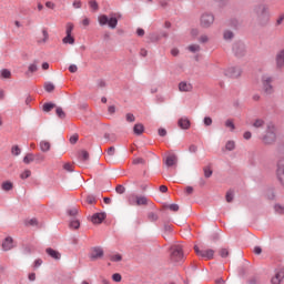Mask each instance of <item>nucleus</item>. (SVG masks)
<instances>
[{
	"instance_id": "1",
	"label": "nucleus",
	"mask_w": 284,
	"mask_h": 284,
	"mask_svg": "<svg viewBox=\"0 0 284 284\" xmlns=\"http://www.w3.org/2000/svg\"><path fill=\"white\" fill-rule=\"evenodd\" d=\"M255 13L260 24L265 26L271 20V11L267 4H260L255 8Z\"/></svg>"
},
{
	"instance_id": "2",
	"label": "nucleus",
	"mask_w": 284,
	"mask_h": 284,
	"mask_svg": "<svg viewBox=\"0 0 284 284\" xmlns=\"http://www.w3.org/2000/svg\"><path fill=\"white\" fill-rule=\"evenodd\" d=\"M128 203L131 206H146L149 205V199L145 196H139L136 194H131L128 197Z\"/></svg>"
},
{
	"instance_id": "3",
	"label": "nucleus",
	"mask_w": 284,
	"mask_h": 284,
	"mask_svg": "<svg viewBox=\"0 0 284 284\" xmlns=\"http://www.w3.org/2000/svg\"><path fill=\"white\" fill-rule=\"evenodd\" d=\"M276 141V129L274 124L267 125V132L263 136V142L265 144H273Z\"/></svg>"
},
{
	"instance_id": "4",
	"label": "nucleus",
	"mask_w": 284,
	"mask_h": 284,
	"mask_svg": "<svg viewBox=\"0 0 284 284\" xmlns=\"http://www.w3.org/2000/svg\"><path fill=\"white\" fill-rule=\"evenodd\" d=\"M171 260L175 263H179L184 260L182 245H174L171 247Z\"/></svg>"
},
{
	"instance_id": "5",
	"label": "nucleus",
	"mask_w": 284,
	"mask_h": 284,
	"mask_svg": "<svg viewBox=\"0 0 284 284\" xmlns=\"http://www.w3.org/2000/svg\"><path fill=\"white\" fill-rule=\"evenodd\" d=\"M215 22V16L213 13H202L200 18V26L201 28L209 29Z\"/></svg>"
},
{
	"instance_id": "6",
	"label": "nucleus",
	"mask_w": 284,
	"mask_h": 284,
	"mask_svg": "<svg viewBox=\"0 0 284 284\" xmlns=\"http://www.w3.org/2000/svg\"><path fill=\"white\" fill-rule=\"evenodd\" d=\"M272 82H273V78H271V75H263L262 89L265 94H272L274 92V87Z\"/></svg>"
},
{
	"instance_id": "7",
	"label": "nucleus",
	"mask_w": 284,
	"mask_h": 284,
	"mask_svg": "<svg viewBox=\"0 0 284 284\" xmlns=\"http://www.w3.org/2000/svg\"><path fill=\"white\" fill-rule=\"evenodd\" d=\"M194 251L197 256H201L202 258L212 260L214 258L215 251L214 250H206L202 251L199 246H194Z\"/></svg>"
},
{
	"instance_id": "8",
	"label": "nucleus",
	"mask_w": 284,
	"mask_h": 284,
	"mask_svg": "<svg viewBox=\"0 0 284 284\" xmlns=\"http://www.w3.org/2000/svg\"><path fill=\"white\" fill-rule=\"evenodd\" d=\"M225 75L229 78L237 79L242 75V69L239 67H229L225 71Z\"/></svg>"
},
{
	"instance_id": "9",
	"label": "nucleus",
	"mask_w": 284,
	"mask_h": 284,
	"mask_svg": "<svg viewBox=\"0 0 284 284\" xmlns=\"http://www.w3.org/2000/svg\"><path fill=\"white\" fill-rule=\"evenodd\" d=\"M276 175L280 183L284 186V160L278 162Z\"/></svg>"
},
{
	"instance_id": "10",
	"label": "nucleus",
	"mask_w": 284,
	"mask_h": 284,
	"mask_svg": "<svg viewBox=\"0 0 284 284\" xmlns=\"http://www.w3.org/2000/svg\"><path fill=\"white\" fill-rule=\"evenodd\" d=\"M104 255V251L101 247H94L91 251L90 258L93 261L102 258Z\"/></svg>"
},
{
	"instance_id": "11",
	"label": "nucleus",
	"mask_w": 284,
	"mask_h": 284,
	"mask_svg": "<svg viewBox=\"0 0 284 284\" xmlns=\"http://www.w3.org/2000/svg\"><path fill=\"white\" fill-rule=\"evenodd\" d=\"M284 280V268L277 270L275 275L272 277V284H281Z\"/></svg>"
},
{
	"instance_id": "12",
	"label": "nucleus",
	"mask_w": 284,
	"mask_h": 284,
	"mask_svg": "<svg viewBox=\"0 0 284 284\" xmlns=\"http://www.w3.org/2000/svg\"><path fill=\"white\" fill-rule=\"evenodd\" d=\"M275 61H276V68L277 69H283L284 68V49H282L281 51H278L276 53Z\"/></svg>"
},
{
	"instance_id": "13",
	"label": "nucleus",
	"mask_w": 284,
	"mask_h": 284,
	"mask_svg": "<svg viewBox=\"0 0 284 284\" xmlns=\"http://www.w3.org/2000/svg\"><path fill=\"white\" fill-rule=\"evenodd\" d=\"M179 91L180 92H192L193 84L191 82H179Z\"/></svg>"
},
{
	"instance_id": "14",
	"label": "nucleus",
	"mask_w": 284,
	"mask_h": 284,
	"mask_svg": "<svg viewBox=\"0 0 284 284\" xmlns=\"http://www.w3.org/2000/svg\"><path fill=\"white\" fill-rule=\"evenodd\" d=\"M105 217H106L105 213H95L92 215L91 222L94 224H100L105 220Z\"/></svg>"
},
{
	"instance_id": "15",
	"label": "nucleus",
	"mask_w": 284,
	"mask_h": 284,
	"mask_svg": "<svg viewBox=\"0 0 284 284\" xmlns=\"http://www.w3.org/2000/svg\"><path fill=\"white\" fill-rule=\"evenodd\" d=\"M1 246H2V250L4 252H8V251L12 250L14 247L13 240L11 237L4 239V241L1 244Z\"/></svg>"
},
{
	"instance_id": "16",
	"label": "nucleus",
	"mask_w": 284,
	"mask_h": 284,
	"mask_svg": "<svg viewBox=\"0 0 284 284\" xmlns=\"http://www.w3.org/2000/svg\"><path fill=\"white\" fill-rule=\"evenodd\" d=\"M178 125L182 130H189L191 128V121L187 118H182L179 120Z\"/></svg>"
},
{
	"instance_id": "17",
	"label": "nucleus",
	"mask_w": 284,
	"mask_h": 284,
	"mask_svg": "<svg viewBox=\"0 0 284 284\" xmlns=\"http://www.w3.org/2000/svg\"><path fill=\"white\" fill-rule=\"evenodd\" d=\"M233 51L237 57H242L245 52L244 44H234Z\"/></svg>"
},
{
	"instance_id": "18",
	"label": "nucleus",
	"mask_w": 284,
	"mask_h": 284,
	"mask_svg": "<svg viewBox=\"0 0 284 284\" xmlns=\"http://www.w3.org/2000/svg\"><path fill=\"white\" fill-rule=\"evenodd\" d=\"M178 163V158L175 155H169L165 159V165L168 168L174 166Z\"/></svg>"
},
{
	"instance_id": "19",
	"label": "nucleus",
	"mask_w": 284,
	"mask_h": 284,
	"mask_svg": "<svg viewBox=\"0 0 284 284\" xmlns=\"http://www.w3.org/2000/svg\"><path fill=\"white\" fill-rule=\"evenodd\" d=\"M45 252H47L48 255H50L54 260H60L61 258V254L58 251L53 250V248H47Z\"/></svg>"
},
{
	"instance_id": "20",
	"label": "nucleus",
	"mask_w": 284,
	"mask_h": 284,
	"mask_svg": "<svg viewBox=\"0 0 284 284\" xmlns=\"http://www.w3.org/2000/svg\"><path fill=\"white\" fill-rule=\"evenodd\" d=\"M62 43L73 45L75 43V38H73V36L65 34L62 39Z\"/></svg>"
},
{
	"instance_id": "21",
	"label": "nucleus",
	"mask_w": 284,
	"mask_h": 284,
	"mask_svg": "<svg viewBox=\"0 0 284 284\" xmlns=\"http://www.w3.org/2000/svg\"><path fill=\"white\" fill-rule=\"evenodd\" d=\"M133 132L136 135H141L144 133V125L143 124H135L133 128Z\"/></svg>"
},
{
	"instance_id": "22",
	"label": "nucleus",
	"mask_w": 284,
	"mask_h": 284,
	"mask_svg": "<svg viewBox=\"0 0 284 284\" xmlns=\"http://www.w3.org/2000/svg\"><path fill=\"white\" fill-rule=\"evenodd\" d=\"M1 189L4 191V192H8V191H11L13 190V183H11L10 181H6L1 184Z\"/></svg>"
},
{
	"instance_id": "23",
	"label": "nucleus",
	"mask_w": 284,
	"mask_h": 284,
	"mask_svg": "<svg viewBox=\"0 0 284 284\" xmlns=\"http://www.w3.org/2000/svg\"><path fill=\"white\" fill-rule=\"evenodd\" d=\"M51 149V144L47 141L40 142V150L41 152H48Z\"/></svg>"
},
{
	"instance_id": "24",
	"label": "nucleus",
	"mask_w": 284,
	"mask_h": 284,
	"mask_svg": "<svg viewBox=\"0 0 284 284\" xmlns=\"http://www.w3.org/2000/svg\"><path fill=\"white\" fill-rule=\"evenodd\" d=\"M34 160H36L34 154L28 153V154L23 158V163H24V164H30V163L34 162Z\"/></svg>"
},
{
	"instance_id": "25",
	"label": "nucleus",
	"mask_w": 284,
	"mask_h": 284,
	"mask_svg": "<svg viewBox=\"0 0 284 284\" xmlns=\"http://www.w3.org/2000/svg\"><path fill=\"white\" fill-rule=\"evenodd\" d=\"M0 77H1V79H10L11 71H9V69H1Z\"/></svg>"
},
{
	"instance_id": "26",
	"label": "nucleus",
	"mask_w": 284,
	"mask_h": 284,
	"mask_svg": "<svg viewBox=\"0 0 284 284\" xmlns=\"http://www.w3.org/2000/svg\"><path fill=\"white\" fill-rule=\"evenodd\" d=\"M73 30H74V24L72 22H67L65 34L72 36Z\"/></svg>"
},
{
	"instance_id": "27",
	"label": "nucleus",
	"mask_w": 284,
	"mask_h": 284,
	"mask_svg": "<svg viewBox=\"0 0 284 284\" xmlns=\"http://www.w3.org/2000/svg\"><path fill=\"white\" fill-rule=\"evenodd\" d=\"M98 21L100 26H106L109 23V18L108 16H99Z\"/></svg>"
},
{
	"instance_id": "28",
	"label": "nucleus",
	"mask_w": 284,
	"mask_h": 284,
	"mask_svg": "<svg viewBox=\"0 0 284 284\" xmlns=\"http://www.w3.org/2000/svg\"><path fill=\"white\" fill-rule=\"evenodd\" d=\"M108 26L111 29H115L118 27V19L116 18H110V20H108Z\"/></svg>"
},
{
	"instance_id": "29",
	"label": "nucleus",
	"mask_w": 284,
	"mask_h": 284,
	"mask_svg": "<svg viewBox=\"0 0 284 284\" xmlns=\"http://www.w3.org/2000/svg\"><path fill=\"white\" fill-rule=\"evenodd\" d=\"M187 50L192 53H196L201 50V47H200V44H190L187 47Z\"/></svg>"
},
{
	"instance_id": "30",
	"label": "nucleus",
	"mask_w": 284,
	"mask_h": 284,
	"mask_svg": "<svg viewBox=\"0 0 284 284\" xmlns=\"http://www.w3.org/2000/svg\"><path fill=\"white\" fill-rule=\"evenodd\" d=\"M236 148V143L234 141H229L225 144V150L227 151H234Z\"/></svg>"
},
{
	"instance_id": "31",
	"label": "nucleus",
	"mask_w": 284,
	"mask_h": 284,
	"mask_svg": "<svg viewBox=\"0 0 284 284\" xmlns=\"http://www.w3.org/2000/svg\"><path fill=\"white\" fill-rule=\"evenodd\" d=\"M70 229L78 230L80 227V221L79 220H71L69 223Z\"/></svg>"
},
{
	"instance_id": "32",
	"label": "nucleus",
	"mask_w": 284,
	"mask_h": 284,
	"mask_svg": "<svg viewBox=\"0 0 284 284\" xmlns=\"http://www.w3.org/2000/svg\"><path fill=\"white\" fill-rule=\"evenodd\" d=\"M225 128L230 129V131H232V132L235 131V129H236L233 120L225 121Z\"/></svg>"
},
{
	"instance_id": "33",
	"label": "nucleus",
	"mask_w": 284,
	"mask_h": 284,
	"mask_svg": "<svg viewBox=\"0 0 284 284\" xmlns=\"http://www.w3.org/2000/svg\"><path fill=\"white\" fill-rule=\"evenodd\" d=\"M44 90H45L47 92H53V91L55 90V85L52 84V82H45V83H44Z\"/></svg>"
},
{
	"instance_id": "34",
	"label": "nucleus",
	"mask_w": 284,
	"mask_h": 284,
	"mask_svg": "<svg viewBox=\"0 0 284 284\" xmlns=\"http://www.w3.org/2000/svg\"><path fill=\"white\" fill-rule=\"evenodd\" d=\"M89 7L97 12L99 10V3L97 2V0H89Z\"/></svg>"
},
{
	"instance_id": "35",
	"label": "nucleus",
	"mask_w": 284,
	"mask_h": 284,
	"mask_svg": "<svg viewBox=\"0 0 284 284\" xmlns=\"http://www.w3.org/2000/svg\"><path fill=\"white\" fill-rule=\"evenodd\" d=\"M44 161H45V156L42 155L41 153H38V154L34 155V162L36 163L40 164V163H42Z\"/></svg>"
},
{
	"instance_id": "36",
	"label": "nucleus",
	"mask_w": 284,
	"mask_h": 284,
	"mask_svg": "<svg viewBox=\"0 0 284 284\" xmlns=\"http://www.w3.org/2000/svg\"><path fill=\"white\" fill-rule=\"evenodd\" d=\"M223 38H224L225 41L232 40L234 38L233 31H224Z\"/></svg>"
},
{
	"instance_id": "37",
	"label": "nucleus",
	"mask_w": 284,
	"mask_h": 284,
	"mask_svg": "<svg viewBox=\"0 0 284 284\" xmlns=\"http://www.w3.org/2000/svg\"><path fill=\"white\" fill-rule=\"evenodd\" d=\"M79 159L82 161H88L90 159V154L87 151H81L79 153Z\"/></svg>"
},
{
	"instance_id": "38",
	"label": "nucleus",
	"mask_w": 284,
	"mask_h": 284,
	"mask_svg": "<svg viewBox=\"0 0 284 284\" xmlns=\"http://www.w3.org/2000/svg\"><path fill=\"white\" fill-rule=\"evenodd\" d=\"M11 154L13 156H18V155L21 154V149L19 148V145H14V146L11 148Z\"/></svg>"
},
{
	"instance_id": "39",
	"label": "nucleus",
	"mask_w": 284,
	"mask_h": 284,
	"mask_svg": "<svg viewBox=\"0 0 284 284\" xmlns=\"http://www.w3.org/2000/svg\"><path fill=\"white\" fill-rule=\"evenodd\" d=\"M54 108H55L54 104H52V103H45V104H43L42 110H43V112H50V111L53 110Z\"/></svg>"
},
{
	"instance_id": "40",
	"label": "nucleus",
	"mask_w": 284,
	"mask_h": 284,
	"mask_svg": "<svg viewBox=\"0 0 284 284\" xmlns=\"http://www.w3.org/2000/svg\"><path fill=\"white\" fill-rule=\"evenodd\" d=\"M203 172H204V176L206 179H210L213 175V171H212V169L210 166L204 168Z\"/></svg>"
},
{
	"instance_id": "41",
	"label": "nucleus",
	"mask_w": 284,
	"mask_h": 284,
	"mask_svg": "<svg viewBox=\"0 0 284 284\" xmlns=\"http://www.w3.org/2000/svg\"><path fill=\"white\" fill-rule=\"evenodd\" d=\"M32 172L30 170H24L21 174H20V179L21 180H26L29 179L31 176Z\"/></svg>"
},
{
	"instance_id": "42",
	"label": "nucleus",
	"mask_w": 284,
	"mask_h": 284,
	"mask_svg": "<svg viewBox=\"0 0 284 284\" xmlns=\"http://www.w3.org/2000/svg\"><path fill=\"white\" fill-rule=\"evenodd\" d=\"M42 40H40V42L42 43H47V41L49 40V33L47 31V29H42Z\"/></svg>"
},
{
	"instance_id": "43",
	"label": "nucleus",
	"mask_w": 284,
	"mask_h": 284,
	"mask_svg": "<svg viewBox=\"0 0 284 284\" xmlns=\"http://www.w3.org/2000/svg\"><path fill=\"white\" fill-rule=\"evenodd\" d=\"M110 261H112V262H121L122 261V255L121 254L110 255Z\"/></svg>"
},
{
	"instance_id": "44",
	"label": "nucleus",
	"mask_w": 284,
	"mask_h": 284,
	"mask_svg": "<svg viewBox=\"0 0 284 284\" xmlns=\"http://www.w3.org/2000/svg\"><path fill=\"white\" fill-rule=\"evenodd\" d=\"M265 125V122L263 120H256L254 121L253 123V126L256 128V129H261Z\"/></svg>"
},
{
	"instance_id": "45",
	"label": "nucleus",
	"mask_w": 284,
	"mask_h": 284,
	"mask_svg": "<svg viewBox=\"0 0 284 284\" xmlns=\"http://www.w3.org/2000/svg\"><path fill=\"white\" fill-rule=\"evenodd\" d=\"M28 71L31 72V73L37 72V71H38V64H37V62H33L32 64H29Z\"/></svg>"
},
{
	"instance_id": "46",
	"label": "nucleus",
	"mask_w": 284,
	"mask_h": 284,
	"mask_svg": "<svg viewBox=\"0 0 284 284\" xmlns=\"http://www.w3.org/2000/svg\"><path fill=\"white\" fill-rule=\"evenodd\" d=\"M148 220L151 221V222H155V221L159 220V216H158L155 213L150 212V213L148 214Z\"/></svg>"
},
{
	"instance_id": "47",
	"label": "nucleus",
	"mask_w": 284,
	"mask_h": 284,
	"mask_svg": "<svg viewBox=\"0 0 284 284\" xmlns=\"http://www.w3.org/2000/svg\"><path fill=\"white\" fill-rule=\"evenodd\" d=\"M55 114L58 115V118L60 119H64L65 118V113L61 108H57L55 110Z\"/></svg>"
},
{
	"instance_id": "48",
	"label": "nucleus",
	"mask_w": 284,
	"mask_h": 284,
	"mask_svg": "<svg viewBox=\"0 0 284 284\" xmlns=\"http://www.w3.org/2000/svg\"><path fill=\"white\" fill-rule=\"evenodd\" d=\"M219 254L221 257H227L230 255V251L227 248H221Z\"/></svg>"
},
{
	"instance_id": "49",
	"label": "nucleus",
	"mask_w": 284,
	"mask_h": 284,
	"mask_svg": "<svg viewBox=\"0 0 284 284\" xmlns=\"http://www.w3.org/2000/svg\"><path fill=\"white\" fill-rule=\"evenodd\" d=\"M274 210L277 214H284V206L280 205V204H276L274 206Z\"/></svg>"
},
{
	"instance_id": "50",
	"label": "nucleus",
	"mask_w": 284,
	"mask_h": 284,
	"mask_svg": "<svg viewBox=\"0 0 284 284\" xmlns=\"http://www.w3.org/2000/svg\"><path fill=\"white\" fill-rule=\"evenodd\" d=\"M63 170H65L67 172H73V165L71 163H65L63 164Z\"/></svg>"
},
{
	"instance_id": "51",
	"label": "nucleus",
	"mask_w": 284,
	"mask_h": 284,
	"mask_svg": "<svg viewBox=\"0 0 284 284\" xmlns=\"http://www.w3.org/2000/svg\"><path fill=\"white\" fill-rule=\"evenodd\" d=\"M85 202H87L88 204H94V203L97 202V200H95V197H94L93 195H88V196L85 197Z\"/></svg>"
},
{
	"instance_id": "52",
	"label": "nucleus",
	"mask_w": 284,
	"mask_h": 284,
	"mask_svg": "<svg viewBox=\"0 0 284 284\" xmlns=\"http://www.w3.org/2000/svg\"><path fill=\"white\" fill-rule=\"evenodd\" d=\"M72 7H73L74 9H81V8H82V1H81V0H74V1L72 2Z\"/></svg>"
},
{
	"instance_id": "53",
	"label": "nucleus",
	"mask_w": 284,
	"mask_h": 284,
	"mask_svg": "<svg viewBox=\"0 0 284 284\" xmlns=\"http://www.w3.org/2000/svg\"><path fill=\"white\" fill-rule=\"evenodd\" d=\"M225 199L227 203H231L234 200L233 192H227Z\"/></svg>"
},
{
	"instance_id": "54",
	"label": "nucleus",
	"mask_w": 284,
	"mask_h": 284,
	"mask_svg": "<svg viewBox=\"0 0 284 284\" xmlns=\"http://www.w3.org/2000/svg\"><path fill=\"white\" fill-rule=\"evenodd\" d=\"M112 280L116 283L121 282L122 281V275L119 274V273H115L112 275Z\"/></svg>"
},
{
	"instance_id": "55",
	"label": "nucleus",
	"mask_w": 284,
	"mask_h": 284,
	"mask_svg": "<svg viewBox=\"0 0 284 284\" xmlns=\"http://www.w3.org/2000/svg\"><path fill=\"white\" fill-rule=\"evenodd\" d=\"M106 153H108V156H110V158L114 156L115 148L114 146L109 148Z\"/></svg>"
},
{
	"instance_id": "56",
	"label": "nucleus",
	"mask_w": 284,
	"mask_h": 284,
	"mask_svg": "<svg viewBox=\"0 0 284 284\" xmlns=\"http://www.w3.org/2000/svg\"><path fill=\"white\" fill-rule=\"evenodd\" d=\"M125 119H126V121L130 122V123L135 122V116H134L133 114H131V113L126 114V115H125Z\"/></svg>"
},
{
	"instance_id": "57",
	"label": "nucleus",
	"mask_w": 284,
	"mask_h": 284,
	"mask_svg": "<svg viewBox=\"0 0 284 284\" xmlns=\"http://www.w3.org/2000/svg\"><path fill=\"white\" fill-rule=\"evenodd\" d=\"M115 192L118 194H123L125 192V187L122 186V185H119V186L115 187Z\"/></svg>"
},
{
	"instance_id": "58",
	"label": "nucleus",
	"mask_w": 284,
	"mask_h": 284,
	"mask_svg": "<svg viewBox=\"0 0 284 284\" xmlns=\"http://www.w3.org/2000/svg\"><path fill=\"white\" fill-rule=\"evenodd\" d=\"M169 210H171L172 212H179L180 206L178 204H171L169 205Z\"/></svg>"
},
{
	"instance_id": "59",
	"label": "nucleus",
	"mask_w": 284,
	"mask_h": 284,
	"mask_svg": "<svg viewBox=\"0 0 284 284\" xmlns=\"http://www.w3.org/2000/svg\"><path fill=\"white\" fill-rule=\"evenodd\" d=\"M79 213L78 209L73 207L68 211V214L70 216H75Z\"/></svg>"
},
{
	"instance_id": "60",
	"label": "nucleus",
	"mask_w": 284,
	"mask_h": 284,
	"mask_svg": "<svg viewBox=\"0 0 284 284\" xmlns=\"http://www.w3.org/2000/svg\"><path fill=\"white\" fill-rule=\"evenodd\" d=\"M90 23H91L90 18H84L83 20H81V24H82L83 27H89Z\"/></svg>"
},
{
	"instance_id": "61",
	"label": "nucleus",
	"mask_w": 284,
	"mask_h": 284,
	"mask_svg": "<svg viewBox=\"0 0 284 284\" xmlns=\"http://www.w3.org/2000/svg\"><path fill=\"white\" fill-rule=\"evenodd\" d=\"M132 163H133L134 165L143 164V163H144V160L141 159V158H136V159H134V160L132 161Z\"/></svg>"
},
{
	"instance_id": "62",
	"label": "nucleus",
	"mask_w": 284,
	"mask_h": 284,
	"mask_svg": "<svg viewBox=\"0 0 284 284\" xmlns=\"http://www.w3.org/2000/svg\"><path fill=\"white\" fill-rule=\"evenodd\" d=\"M78 141H79V135H78V134L72 135V136L70 138V143H71V144H75Z\"/></svg>"
},
{
	"instance_id": "63",
	"label": "nucleus",
	"mask_w": 284,
	"mask_h": 284,
	"mask_svg": "<svg viewBox=\"0 0 284 284\" xmlns=\"http://www.w3.org/2000/svg\"><path fill=\"white\" fill-rule=\"evenodd\" d=\"M42 264H43V261L40 260V258H38V260L34 261L33 267L38 268V267H40Z\"/></svg>"
},
{
	"instance_id": "64",
	"label": "nucleus",
	"mask_w": 284,
	"mask_h": 284,
	"mask_svg": "<svg viewBox=\"0 0 284 284\" xmlns=\"http://www.w3.org/2000/svg\"><path fill=\"white\" fill-rule=\"evenodd\" d=\"M204 124H205L206 126H210V125L213 124V120H212L211 118H204Z\"/></svg>"
}]
</instances>
